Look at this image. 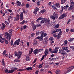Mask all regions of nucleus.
Segmentation results:
<instances>
[{"label": "nucleus", "instance_id": "nucleus-1", "mask_svg": "<svg viewBox=\"0 0 74 74\" xmlns=\"http://www.w3.org/2000/svg\"><path fill=\"white\" fill-rule=\"evenodd\" d=\"M59 16L58 14H56V12H54L53 13V15H51L50 16V18H51L53 20H55L56 19H58V17Z\"/></svg>", "mask_w": 74, "mask_h": 74}, {"label": "nucleus", "instance_id": "nucleus-2", "mask_svg": "<svg viewBox=\"0 0 74 74\" xmlns=\"http://www.w3.org/2000/svg\"><path fill=\"white\" fill-rule=\"evenodd\" d=\"M22 56V52L21 51H19L18 53L16 51L14 52V56H17L18 59H19L21 58Z\"/></svg>", "mask_w": 74, "mask_h": 74}, {"label": "nucleus", "instance_id": "nucleus-3", "mask_svg": "<svg viewBox=\"0 0 74 74\" xmlns=\"http://www.w3.org/2000/svg\"><path fill=\"white\" fill-rule=\"evenodd\" d=\"M4 37L5 38H7V39L8 38L9 41L11 39V35H10L8 32H6L5 33Z\"/></svg>", "mask_w": 74, "mask_h": 74}, {"label": "nucleus", "instance_id": "nucleus-4", "mask_svg": "<svg viewBox=\"0 0 74 74\" xmlns=\"http://www.w3.org/2000/svg\"><path fill=\"white\" fill-rule=\"evenodd\" d=\"M46 20L45 24H46V25L49 27L51 26V24H49L50 22L49 19V18H46Z\"/></svg>", "mask_w": 74, "mask_h": 74}, {"label": "nucleus", "instance_id": "nucleus-5", "mask_svg": "<svg viewBox=\"0 0 74 74\" xmlns=\"http://www.w3.org/2000/svg\"><path fill=\"white\" fill-rule=\"evenodd\" d=\"M71 5L69 7L68 9L69 11H71L74 9V2H71Z\"/></svg>", "mask_w": 74, "mask_h": 74}, {"label": "nucleus", "instance_id": "nucleus-6", "mask_svg": "<svg viewBox=\"0 0 74 74\" xmlns=\"http://www.w3.org/2000/svg\"><path fill=\"white\" fill-rule=\"evenodd\" d=\"M74 69V66H71L67 69V71L65 72V74H67L68 73H69L71 71L73 70V69Z\"/></svg>", "mask_w": 74, "mask_h": 74}, {"label": "nucleus", "instance_id": "nucleus-7", "mask_svg": "<svg viewBox=\"0 0 74 74\" xmlns=\"http://www.w3.org/2000/svg\"><path fill=\"white\" fill-rule=\"evenodd\" d=\"M20 39H18L14 43L13 46L14 47H16V45H19V42L20 41Z\"/></svg>", "mask_w": 74, "mask_h": 74}, {"label": "nucleus", "instance_id": "nucleus-8", "mask_svg": "<svg viewBox=\"0 0 74 74\" xmlns=\"http://www.w3.org/2000/svg\"><path fill=\"white\" fill-rule=\"evenodd\" d=\"M59 48V47H55L54 49V50L53 51H52L51 52V53H57L58 51V49Z\"/></svg>", "mask_w": 74, "mask_h": 74}, {"label": "nucleus", "instance_id": "nucleus-9", "mask_svg": "<svg viewBox=\"0 0 74 74\" xmlns=\"http://www.w3.org/2000/svg\"><path fill=\"white\" fill-rule=\"evenodd\" d=\"M59 52L60 53H61V54L63 55H66V52H65L62 49H60L59 50Z\"/></svg>", "mask_w": 74, "mask_h": 74}, {"label": "nucleus", "instance_id": "nucleus-10", "mask_svg": "<svg viewBox=\"0 0 74 74\" xmlns=\"http://www.w3.org/2000/svg\"><path fill=\"white\" fill-rule=\"evenodd\" d=\"M66 16H67V13H65L61 15L60 17L59 18V19H63L65 17H66Z\"/></svg>", "mask_w": 74, "mask_h": 74}, {"label": "nucleus", "instance_id": "nucleus-11", "mask_svg": "<svg viewBox=\"0 0 74 74\" xmlns=\"http://www.w3.org/2000/svg\"><path fill=\"white\" fill-rule=\"evenodd\" d=\"M39 10L40 9L39 8H38L37 7L34 10V14L36 15L37 14V11H39Z\"/></svg>", "mask_w": 74, "mask_h": 74}, {"label": "nucleus", "instance_id": "nucleus-12", "mask_svg": "<svg viewBox=\"0 0 74 74\" xmlns=\"http://www.w3.org/2000/svg\"><path fill=\"white\" fill-rule=\"evenodd\" d=\"M60 31H61V29H58L56 30H54V31H52L51 32V34H53L54 33H57V32H59Z\"/></svg>", "mask_w": 74, "mask_h": 74}, {"label": "nucleus", "instance_id": "nucleus-13", "mask_svg": "<svg viewBox=\"0 0 74 74\" xmlns=\"http://www.w3.org/2000/svg\"><path fill=\"white\" fill-rule=\"evenodd\" d=\"M68 42L67 41V40H66L64 42V44L62 45L61 46H63V45H64V46H67V44H68Z\"/></svg>", "mask_w": 74, "mask_h": 74}, {"label": "nucleus", "instance_id": "nucleus-14", "mask_svg": "<svg viewBox=\"0 0 74 74\" xmlns=\"http://www.w3.org/2000/svg\"><path fill=\"white\" fill-rule=\"evenodd\" d=\"M60 4L59 3H57L55 5V7L57 8H60Z\"/></svg>", "mask_w": 74, "mask_h": 74}, {"label": "nucleus", "instance_id": "nucleus-15", "mask_svg": "<svg viewBox=\"0 0 74 74\" xmlns=\"http://www.w3.org/2000/svg\"><path fill=\"white\" fill-rule=\"evenodd\" d=\"M1 63L2 65L4 66H5V62H4V58L2 59Z\"/></svg>", "mask_w": 74, "mask_h": 74}, {"label": "nucleus", "instance_id": "nucleus-16", "mask_svg": "<svg viewBox=\"0 0 74 74\" xmlns=\"http://www.w3.org/2000/svg\"><path fill=\"white\" fill-rule=\"evenodd\" d=\"M62 49H63V50H64V51H67V50L69 49L68 47H62Z\"/></svg>", "mask_w": 74, "mask_h": 74}, {"label": "nucleus", "instance_id": "nucleus-17", "mask_svg": "<svg viewBox=\"0 0 74 74\" xmlns=\"http://www.w3.org/2000/svg\"><path fill=\"white\" fill-rule=\"evenodd\" d=\"M38 53V49H36L34 51V54L35 55H36Z\"/></svg>", "mask_w": 74, "mask_h": 74}, {"label": "nucleus", "instance_id": "nucleus-18", "mask_svg": "<svg viewBox=\"0 0 74 74\" xmlns=\"http://www.w3.org/2000/svg\"><path fill=\"white\" fill-rule=\"evenodd\" d=\"M37 44H38V41L37 40H35L33 44V45L35 46L36 45H37Z\"/></svg>", "mask_w": 74, "mask_h": 74}, {"label": "nucleus", "instance_id": "nucleus-19", "mask_svg": "<svg viewBox=\"0 0 74 74\" xmlns=\"http://www.w3.org/2000/svg\"><path fill=\"white\" fill-rule=\"evenodd\" d=\"M1 29L2 30H4L5 29V24L2 23V26L1 27Z\"/></svg>", "mask_w": 74, "mask_h": 74}, {"label": "nucleus", "instance_id": "nucleus-20", "mask_svg": "<svg viewBox=\"0 0 74 74\" xmlns=\"http://www.w3.org/2000/svg\"><path fill=\"white\" fill-rule=\"evenodd\" d=\"M16 5L17 6H20L21 5V3L18 1H17L16 2Z\"/></svg>", "mask_w": 74, "mask_h": 74}, {"label": "nucleus", "instance_id": "nucleus-21", "mask_svg": "<svg viewBox=\"0 0 74 74\" xmlns=\"http://www.w3.org/2000/svg\"><path fill=\"white\" fill-rule=\"evenodd\" d=\"M43 19V18L42 17H39L36 20V22H38L39 21V20L40 21V20H42V19Z\"/></svg>", "mask_w": 74, "mask_h": 74}, {"label": "nucleus", "instance_id": "nucleus-22", "mask_svg": "<svg viewBox=\"0 0 74 74\" xmlns=\"http://www.w3.org/2000/svg\"><path fill=\"white\" fill-rule=\"evenodd\" d=\"M12 70H9V71L8 72V73H13L14 71L13 69V68H12Z\"/></svg>", "mask_w": 74, "mask_h": 74}, {"label": "nucleus", "instance_id": "nucleus-23", "mask_svg": "<svg viewBox=\"0 0 74 74\" xmlns=\"http://www.w3.org/2000/svg\"><path fill=\"white\" fill-rule=\"evenodd\" d=\"M41 21H40L41 23H44L45 22V19L43 18V19H42Z\"/></svg>", "mask_w": 74, "mask_h": 74}, {"label": "nucleus", "instance_id": "nucleus-24", "mask_svg": "<svg viewBox=\"0 0 74 74\" xmlns=\"http://www.w3.org/2000/svg\"><path fill=\"white\" fill-rule=\"evenodd\" d=\"M26 61H29V60H30V56H28L26 57Z\"/></svg>", "mask_w": 74, "mask_h": 74}, {"label": "nucleus", "instance_id": "nucleus-25", "mask_svg": "<svg viewBox=\"0 0 74 74\" xmlns=\"http://www.w3.org/2000/svg\"><path fill=\"white\" fill-rule=\"evenodd\" d=\"M45 55L48 54V53H49V51H48V50L47 49H46L45 51Z\"/></svg>", "mask_w": 74, "mask_h": 74}, {"label": "nucleus", "instance_id": "nucleus-26", "mask_svg": "<svg viewBox=\"0 0 74 74\" xmlns=\"http://www.w3.org/2000/svg\"><path fill=\"white\" fill-rule=\"evenodd\" d=\"M60 73V71L59 70H57L56 71V74H59Z\"/></svg>", "mask_w": 74, "mask_h": 74}, {"label": "nucleus", "instance_id": "nucleus-27", "mask_svg": "<svg viewBox=\"0 0 74 74\" xmlns=\"http://www.w3.org/2000/svg\"><path fill=\"white\" fill-rule=\"evenodd\" d=\"M26 69L27 70H32L33 69V68L32 67H28Z\"/></svg>", "mask_w": 74, "mask_h": 74}, {"label": "nucleus", "instance_id": "nucleus-28", "mask_svg": "<svg viewBox=\"0 0 74 74\" xmlns=\"http://www.w3.org/2000/svg\"><path fill=\"white\" fill-rule=\"evenodd\" d=\"M74 40V38H71L69 39V42H71V41H73Z\"/></svg>", "mask_w": 74, "mask_h": 74}, {"label": "nucleus", "instance_id": "nucleus-29", "mask_svg": "<svg viewBox=\"0 0 74 74\" xmlns=\"http://www.w3.org/2000/svg\"><path fill=\"white\" fill-rule=\"evenodd\" d=\"M61 8H62V10L61 11H60V12H62V11H63V9H65V8H66V7L65 6L64 7L62 6H61Z\"/></svg>", "mask_w": 74, "mask_h": 74}, {"label": "nucleus", "instance_id": "nucleus-30", "mask_svg": "<svg viewBox=\"0 0 74 74\" xmlns=\"http://www.w3.org/2000/svg\"><path fill=\"white\" fill-rule=\"evenodd\" d=\"M6 51L5 50H4V51L3 52V56H5V54L6 53Z\"/></svg>", "mask_w": 74, "mask_h": 74}, {"label": "nucleus", "instance_id": "nucleus-31", "mask_svg": "<svg viewBox=\"0 0 74 74\" xmlns=\"http://www.w3.org/2000/svg\"><path fill=\"white\" fill-rule=\"evenodd\" d=\"M45 9H43L40 11V13H41V14H43V13H44V12H45Z\"/></svg>", "mask_w": 74, "mask_h": 74}, {"label": "nucleus", "instance_id": "nucleus-32", "mask_svg": "<svg viewBox=\"0 0 74 74\" xmlns=\"http://www.w3.org/2000/svg\"><path fill=\"white\" fill-rule=\"evenodd\" d=\"M12 16H11V15L10 16H9V18H8V21H10V19H11V18H12Z\"/></svg>", "mask_w": 74, "mask_h": 74}, {"label": "nucleus", "instance_id": "nucleus-33", "mask_svg": "<svg viewBox=\"0 0 74 74\" xmlns=\"http://www.w3.org/2000/svg\"><path fill=\"white\" fill-rule=\"evenodd\" d=\"M59 24H58L55 26V28H58V27H59Z\"/></svg>", "mask_w": 74, "mask_h": 74}, {"label": "nucleus", "instance_id": "nucleus-34", "mask_svg": "<svg viewBox=\"0 0 74 74\" xmlns=\"http://www.w3.org/2000/svg\"><path fill=\"white\" fill-rule=\"evenodd\" d=\"M31 25L32 26V27H33V26H35L34 25V23L33 22H32L31 23Z\"/></svg>", "mask_w": 74, "mask_h": 74}, {"label": "nucleus", "instance_id": "nucleus-35", "mask_svg": "<svg viewBox=\"0 0 74 74\" xmlns=\"http://www.w3.org/2000/svg\"><path fill=\"white\" fill-rule=\"evenodd\" d=\"M16 18L17 19L18 21L19 19V15L18 14L16 16Z\"/></svg>", "mask_w": 74, "mask_h": 74}, {"label": "nucleus", "instance_id": "nucleus-36", "mask_svg": "<svg viewBox=\"0 0 74 74\" xmlns=\"http://www.w3.org/2000/svg\"><path fill=\"white\" fill-rule=\"evenodd\" d=\"M53 38L52 37H51L49 38V40H50V41H53Z\"/></svg>", "mask_w": 74, "mask_h": 74}, {"label": "nucleus", "instance_id": "nucleus-37", "mask_svg": "<svg viewBox=\"0 0 74 74\" xmlns=\"http://www.w3.org/2000/svg\"><path fill=\"white\" fill-rule=\"evenodd\" d=\"M33 52V48H32L31 49V51H29V54H31Z\"/></svg>", "mask_w": 74, "mask_h": 74}, {"label": "nucleus", "instance_id": "nucleus-38", "mask_svg": "<svg viewBox=\"0 0 74 74\" xmlns=\"http://www.w3.org/2000/svg\"><path fill=\"white\" fill-rule=\"evenodd\" d=\"M32 27L33 30H36V27H37L36 25L33 26Z\"/></svg>", "mask_w": 74, "mask_h": 74}, {"label": "nucleus", "instance_id": "nucleus-39", "mask_svg": "<svg viewBox=\"0 0 74 74\" xmlns=\"http://www.w3.org/2000/svg\"><path fill=\"white\" fill-rule=\"evenodd\" d=\"M5 23L6 25H9V23L6 21H5Z\"/></svg>", "mask_w": 74, "mask_h": 74}, {"label": "nucleus", "instance_id": "nucleus-40", "mask_svg": "<svg viewBox=\"0 0 74 74\" xmlns=\"http://www.w3.org/2000/svg\"><path fill=\"white\" fill-rule=\"evenodd\" d=\"M44 31H41L40 32V34H41V36H43V35H44Z\"/></svg>", "mask_w": 74, "mask_h": 74}, {"label": "nucleus", "instance_id": "nucleus-41", "mask_svg": "<svg viewBox=\"0 0 74 74\" xmlns=\"http://www.w3.org/2000/svg\"><path fill=\"white\" fill-rule=\"evenodd\" d=\"M45 55H44L42 58L40 60V61H42V60H43L44 59V58H45Z\"/></svg>", "mask_w": 74, "mask_h": 74}, {"label": "nucleus", "instance_id": "nucleus-42", "mask_svg": "<svg viewBox=\"0 0 74 74\" xmlns=\"http://www.w3.org/2000/svg\"><path fill=\"white\" fill-rule=\"evenodd\" d=\"M13 41H14V40H12L11 41V42H10V45L12 46V45H13Z\"/></svg>", "mask_w": 74, "mask_h": 74}, {"label": "nucleus", "instance_id": "nucleus-43", "mask_svg": "<svg viewBox=\"0 0 74 74\" xmlns=\"http://www.w3.org/2000/svg\"><path fill=\"white\" fill-rule=\"evenodd\" d=\"M40 39L41 41H42L43 40V36H41L40 37Z\"/></svg>", "mask_w": 74, "mask_h": 74}, {"label": "nucleus", "instance_id": "nucleus-44", "mask_svg": "<svg viewBox=\"0 0 74 74\" xmlns=\"http://www.w3.org/2000/svg\"><path fill=\"white\" fill-rule=\"evenodd\" d=\"M45 69H48V68H49V66L47 65L45 66Z\"/></svg>", "mask_w": 74, "mask_h": 74}, {"label": "nucleus", "instance_id": "nucleus-45", "mask_svg": "<svg viewBox=\"0 0 74 74\" xmlns=\"http://www.w3.org/2000/svg\"><path fill=\"white\" fill-rule=\"evenodd\" d=\"M45 41H46V42H48V39L47 38H45Z\"/></svg>", "mask_w": 74, "mask_h": 74}, {"label": "nucleus", "instance_id": "nucleus-46", "mask_svg": "<svg viewBox=\"0 0 74 74\" xmlns=\"http://www.w3.org/2000/svg\"><path fill=\"white\" fill-rule=\"evenodd\" d=\"M53 36L55 37H57V34H56V33H54L53 34Z\"/></svg>", "mask_w": 74, "mask_h": 74}, {"label": "nucleus", "instance_id": "nucleus-47", "mask_svg": "<svg viewBox=\"0 0 74 74\" xmlns=\"http://www.w3.org/2000/svg\"><path fill=\"white\" fill-rule=\"evenodd\" d=\"M70 48L72 49L73 51H74V47L73 46H71L70 47Z\"/></svg>", "mask_w": 74, "mask_h": 74}, {"label": "nucleus", "instance_id": "nucleus-48", "mask_svg": "<svg viewBox=\"0 0 74 74\" xmlns=\"http://www.w3.org/2000/svg\"><path fill=\"white\" fill-rule=\"evenodd\" d=\"M23 12H22L20 14V17H23Z\"/></svg>", "mask_w": 74, "mask_h": 74}, {"label": "nucleus", "instance_id": "nucleus-49", "mask_svg": "<svg viewBox=\"0 0 74 74\" xmlns=\"http://www.w3.org/2000/svg\"><path fill=\"white\" fill-rule=\"evenodd\" d=\"M30 6V5H29V3H27L26 5V8H29V7Z\"/></svg>", "mask_w": 74, "mask_h": 74}, {"label": "nucleus", "instance_id": "nucleus-50", "mask_svg": "<svg viewBox=\"0 0 74 74\" xmlns=\"http://www.w3.org/2000/svg\"><path fill=\"white\" fill-rule=\"evenodd\" d=\"M19 61H20L19 60H14V62H19Z\"/></svg>", "mask_w": 74, "mask_h": 74}, {"label": "nucleus", "instance_id": "nucleus-51", "mask_svg": "<svg viewBox=\"0 0 74 74\" xmlns=\"http://www.w3.org/2000/svg\"><path fill=\"white\" fill-rule=\"evenodd\" d=\"M42 65L41 64H40L38 66V68H41L42 67Z\"/></svg>", "mask_w": 74, "mask_h": 74}, {"label": "nucleus", "instance_id": "nucleus-52", "mask_svg": "<svg viewBox=\"0 0 74 74\" xmlns=\"http://www.w3.org/2000/svg\"><path fill=\"white\" fill-rule=\"evenodd\" d=\"M36 35L38 36V35L40 34V32L38 31H37L36 32Z\"/></svg>", "mask_w": 74, "mask_h": 74}, {"label": "nucleus", "instance_id": "nucleus-53", "mask_svg": "<svg viewBox=\"0 0 74 74\" xmlns=\"http://www.w3.org/2000/svg\"><path fill=\"white\" fill-rule=\"evenodd\" d=\"M20 21H23V17H20Z\"/></svg>", "mask_w": 74, "mask_h": 74}, {"label": "nucleus", "instance_id": "nucleus-54", "mask_svg": "<svg viewBox=\"0 0 74 74\" xmlns=\"http://www.w3.org/2000/svg\"><path fill=\"white\" fill-rule=\"evenodd\" d=\"M5 43L6 44H8V40H6L5 41Z\"/></svg>", "mask_w": 74, "mask_h": 74}, {"label": "nucleus", "instance_id": "nucleus-55", "mask_svg": "<svg viewBox=\"0 0 74 74\" xmlns=\"http://www.w3.org/2000/svg\"><path fill=\"white\" fill-rule=\"evenodd\" d=\"M7 10L8 11H9V12H10V13L12 12V10L8 9H7Z\"/></svg>", "mask_w": 74, "mask_h": 74}, {"label": "nucleus", "instance_id": "nucleus-56", "mask_svg": "<svg viewBox=\"0 0 74 74\" xmlns=\"http://www.w3.org/2000/svg\"><path fill=\"white\" fill-rule=\"evenodd\" d=\"M61 36V35L58 34V38L59 39L60 38V37Z\"/></svg>", "mask_w": 74, "mask_h": 74}, {"label": "nucleus", "instance_id": "nucleus-57", "mask_svg": "<svg viewBox=\"0 0 74 74\" xmlns=\"http://www.w3.org/2000/svg\"><path fill=\"white\" fill-rule=\"evenodd\" d=\"M41 26V25L40 24H38L36 25V27H40V26Z\"/></svg>", "mask_w": 74, "mask_h": 74}, {"label": "nucleus", "instance_id": "nucleus-58", "mask_svg": "<svg viewBox=\"0 0 74 74\" xmlns=\"http://www.w3.org/2000/svg\"><path fill=\"white\" fill-rule=\"evenodd\" d=\"M0 41L1 43H3V42H4V41L3 40L1 39H0Z\"/></svg>", "mask_w": 74, "mask_h": 74}, {"label": "nucleus", "instance_id": "nucleus-59", "mask_svg": "<svg viewBox=\"0 0 74 74\" xmlns=\"http://www.w3.org/2000/svg\"><path fill=\"white\" fill-rule=\"evenodd\" d=\"M51 4H52V3L51 2H50L48 4V5H49V6H51Z\"/></svg>", "mask_w": 74, "mask_h": 74}, {"label": "nucleus", "instance_id": "nucleus-60", "mask_svg": "<svg viewBox=\"0 0 74 74\" xmlns=\"http://www.w3.org/2000/svg\"><path fill=\"white\" fill-rule=\"evenodd\" d=\"M25 23L24 21H23L21 23V25H23Z\"/></svg>", "mask_w": 74, "mask_h": 74}, {"label": "nucleus", "instance_id": "nucleus-61", "mask_svg": "<svg viewBox=\"0 0 74 74\" xmlns=\"http://www.w3.org/2000/svg\"><path fill=\"white\" fill-rule=\"evenodd\" d=\"M14 22H16V21H18V20L16 19V18H15L14 19Z\"/></svg>", "mask_w": 74, "mask_h": 74}, {"label": "nucleus", "instance_id": "nucleus-62", "mask_svg": "<svg viewBox=\"0 0 74 74\" xmlns=\"http://www.w3.org/2000/svg\"><path fill=\"white\" fill-rule=\"evenodd\" d=\"M27 27V26H26V25H24L23 26V29H26Z\"/></svg>", "mask_w": 74, "mask_h": 74}, {"label": "nucleus", "instance_id": "nucleus-63", "mask_svg": "<svg viewBox=\"0 0 74 74\" xmlns=\"http://www.w3.org/2000/svg\"><path fill=\"white\" fill-rule=\"evenodd\" d=\"M53 9H54L55 10H57V8H56V7H55V6H53Z\"/></svg>", "mask_w": 74, "mask_h": 74}, {"label": "nucleus", "instance_id": "nucleus-64", "mask_svg": "<svg viewBox=\"0 0 74 74\" xmlns=\"http://www.w3.org/2000/svg\"><path fill=\"white\" fill-rule=\"evenodd\" d=\"M9 71H8V69H6L5 70V73H8V72Z\"/></svg>", "mask_w": 74, "mask_h": 74}]
</instances>
